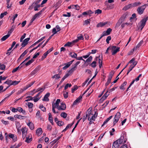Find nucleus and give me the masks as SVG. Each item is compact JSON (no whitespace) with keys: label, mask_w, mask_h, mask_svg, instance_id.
<instances>
[{"label":"nucleus","mask_w":148,"mask_h":148,"mask_svg":"<svg viewBox=\"0 0 148 148\" xmlns=\"http://www.w3.org/2000/svg\"><path fill=\"white\" fill-rule=\"evenodd\" d=\"M92 109L90 108L88 109L86 113V116H88V120H92V121H95V118L97 116V113L95 112L94 114L93 115V114L92 113Z\"/></svg>","instance_id":"1"},{"label":"nucleus","mask_w":148,"mask_h":148,"mask_svg":"<svg viewBox=\"0 0 148 148\" xmlns=\"http://www.w3.org/2000/svg\"><path fill=\"white\" fill-rule=\"evenodd\" d=\"M128 14L127 13H125L119 19L118 22L117 23L115 28L116 29H117L118 28L120 25L121 23L124 21L125 18L127 16Z\"/></svg>","instance_id":"2"},{"label":"nucleus","mask_w":148,"mask_h":148,"mask_svg":"<svg viewBox=\"0 0 148 148\" xmlns=\"http://www.w3.org/2000/svg\"><path fill=\"white\" fill-rule=\"evenodd\" d=\"M128 63L132 64L128 70L127 75H128L129 73L133 69L137 63V62L135 61V59L133 58L132 59L128 62Z\"/></svg>","instance_id":"3"},{"label":"nucleus","mask_w":148,"mask_h":148,"mask_svg":"<svg viewBox=\"0 0 148 148\" xmlns=\"http://www.w3.org/2000/svg\"><path fill=\"white\" fill-rule=\"evenodd\" d=\"M148 20V17H146L140 21L138 24V28L142 30L145 25L146 23Z\"/></svg>","instance_id":"4"},{"label":"nucleus","mask_w":148,"mask_h":148,"mask_svg":"<svg viewBox=\"0 0 148 148\" xmlns=\"http://www.w3.org/2000/svg\"><path fill=\"white\" fill-rule=\"evenodd\" d=\"M60 102V99H57L55 103H52V110L54 113H55L56 112L55 109L57 108L58 109V108L59 106V103Z\"/></svg>","instance_id":"5"},{"label":"nucleus","mask_w":148,"mask_h":148,"mask_svg":"<svg viewBox=\"0 0 148 148\" xmlns=\"http://www.w3.org/2000/svg\"><path fill=\"white\" fill-rule=\"evenodd\" d=\"M148 5L147 4H145L139 7L137 9L138 12L140 14H142L144 12V10L146 8V6Z\"/></svg>","instance_id":"6"},{"label":"nucleus","mask_w":148,"mask_h":148,"mask_svg":"<svg viewBox=\"0 0 148 148\" xmlns=\"http://www.w3.org/2000/svg\"><path fill=\"white\" fill-rule=\"evenodd\" d=\"M119 47H116L114 46L111 47V52L112 55H115L119 51Z\"/></svg>","instance_id":"7"},{"label":"nucleus","mask_w":148,"mask_h":148,"mask_svg":"<svg viewBox=\"0 0 148 148\" xmlns=\"http://www.w3.org/2000/svg\"><path fill=\"white\" fill-rule=\"evenodd\" d=\"M121 117V114L119 112H118L115 115L114 119L113 125H114L119 120V119Z\"/></svg>","instance_id":"8"},{"label":"nucleus","mask_w":148,"mask_h":148,"mask_svg":"<svg viewBox=\"0 0 148 148\" xmlns=\"http://www.w3.org/2000/svg\"><path fill=\"white\" fill-rule=\"evenodd\" d=\"M116 141L120 145L121 144H124L126 142V139L124 136H122L120 138L117 140Z\"/></svg>","instance_id":"9"},{"label":"nucleus","mask_w":148,"mask_h":148,"mask_svg":"<svg viewBox=\"0 0 148 148\" xmlns=\"http://www.w3.org/2000/svg\"><path fill=\"white\" fill-rule=\"evenodd\" d=\"M21 131L22 133V138L24 140L27 134V130L25 127L22 128L21 129Z\"/></svg>","instance_id":"10"},{"label":"nucleus","mask_w":148,"mask_h":148,"mask_svg":"<svg viewBox=\"0 0 148 148\" xmlns=\"http://www.w3.org/2000/svg\"><path fill=\"white\" fill-rule=\"evenodd\" d=\"M112 31V29L110 28H108L106 31H104L103 33V36H106L109 35Z\"/></svg>","instance_id":"11"},{"label":"nucleus","mask_w":148,"mask_h":148,"mask_svg":"<svg viewBox=\"0 0 148 148\" xmlns=\"http://www.w3.org/2000/svg\"><path fill=\"white\" fill-rule=\"evenodd\" d=\"M29 40V38H28L24 39V40L23 41V42L21 44V45L22 46V47H25L27 44V42Z\"/></svg>","instance_id":"12"},{"label":"nucleus","mask_w":148,"mask_h":148,"mask_svg":"<svg viewBox=\"0 0 148 148\" xmlns=\"http://www.w3.org/2000/svg\"><path fill=\"white\" fill-rule=\"evenodd\" d=\"M66 107L65 104L63 103H61L60 106H59L58 108V109L59 110H64L66 108Z\"/></svg>","instance_id":"13"},{"label":"nucleus","mask_w":148,"mask_h":148,"mask_svg":"<svg viewBox=\"0 0 148 148\" xmlns=\"http://www.w3.org/2000/svg\"><path fill=\"white\" fill-rule=\"evenodd\" d=\"M78 41V40H76L73 41L72 42H68L67 43L65 44L64 45V47H71L72 44L75 43L76 42Z\"/></svg>","instance_id":"14"},{"label":"nucleus","mask_w":148,"mask_h":148,"mask_svg":"<svg viewBox=\"0 0 148 148\" xmlns=\"http://www.w3.org/2000/svg\"><path fill=\"white\" fill-rule=\"evenodd\" d=\"M82 98V96H80L78 98L73 102V105H76L77 103H79Z\"/></svg>","instance_id":"15"},{"label":"nucleus","mask_w":148,"mask_h":148,"mask_svg":"<svg viewBox=\"0 0 148 148\" xmlns=\"http://www.w3.org/2000/svg\"><path fill=\"white\" fill-rule=\"evenodd\" d=\"M82 98V96H80L78 98L73 102V105H76L77 103H79Z\"/></svg>","instance_id":"16"},{"label":"nucleus","mask_w":148,"mask_h":148,"mask_svg":"<svg viewBox=\"0 0 148 148\" xmlns=\"http://www.w3.org/2000/svg\"><path fill=\"white\" fill-rule=\"evenodd\" d=\"M82 98V96H80L78 98L73 102V105H76L77 103H79Z\"/></svg>","instance_id":"17"},{"label":"nucleus","mask_w":148,"mask_h":148,"mask_svg":"<svg viewBox=\"0 0 148 148\" xmlns=\"http://www.w3.org/2000/svg\"><path fill=\"white\" fill-rule=\"evenodd\" d=\"M82 98V96H80L78 98L73 102V105H76L77 103H79Z\"/></svg>","instance_id":"18"},{"label":"nucleus","mask_w":148,"mask_h":148,"mask_svg":"<svg viewBox=\"0 0 148 148\" xmlns=\"http://www.w3.org/2000/svg\"><path fill=\"white\" fill-rule=\"evenodd\" d=\"M74 61V60H73L71 61L68 62L65 66L63 67L62 68L63 69V70L66 69H67L73 63Z\"/></svg>","instance_id":"19"},{"label":"nucleus","mask_w":148,"mask_h":148,"mask_svg":"<svg viewBox=\"0 0 148 148\" xmlns=\"http://www.w3.org/2000/svg\"><path fill=\"white\" fill-rule=\"evenodd\" d=\"M74 61V60H73L71 61L68 62L65 66L63 67L62 68L63 69V70L66 69H67L73 63Z\"/></svg>","instance_id":"20"},{"label":"nucleus","mask_w":148,"mask_h":148,"mask_svg":"<svg viewBox=\"0 0 148 148\" xmlns=\"http://www.w3.org/2000/svg\"><path fill=\"white\" fill-rule=\"evenodd\" d=\"M74 61V60H73L71 61L68 62L65 66L63 67L62 68L63 69V70L66 69H67L73 63Z\"/></svg>","instance_id":"21"},{"label":"nucleus","mask_w":148,"mask_h":148,"mask_svg":"<svg viewBox=\"0 0 148 148\" xmlns=\"http://www.w3.org/2000/svg\"><path fill=\"white\" fill-rule=\"evenodd\" d=\"M120 145L119 143L116 140L113 144L112 148H118Z\"/></svg>","instance_id":"22"},{"label":"nucleus","mask_w":148,"mask_h":148,"mask_svg":"<svg viewBox=\"0 0 148 148\" xmlns=\"http://www.w3.org/2000/svg\"><path fill=\"white\" fill-rule=\"evenodd\" d=\"M50 96L49 93H47L44 96L43 99H42L43 101H48L49 100L48 97Z\"/></svg>","instance_id":"23"},{"label":"nucleus","mask_w":148,"mask_h":148,"mask_svg":"<svg viewBox=\"0 0 148 148\" xmlns=\"http://www.w3.org/2000/svg\"><path fill=\"white\" fill-rule=\"evenodd\" d=\"M14 117L15 118L20 119H23L26 117V116H22L20 115L16 114L14 116Z\"/></svg>","instance_id":"24"},{"label":"nucleus","mask_w":148,"mask_h":148,"mask_svg":"<svg viewBox=\"0 0 148 148\" xmlns=\"http://www.w3.org/2000/svg\"><path fill=\"white\" fill-rule=\"evenodd\" d=\"M27 125L29 127L31 130H33L34 129V125L32 122H29L27 123Z\"/></svg>","instance_id":"25"},{"label":"nucleus","mask_w":148,"mask_h":148,"mask_svg":"<svg viewBox=\"0 0 148 148\" xmlns=\"http://www.w3.org/2000/svg\"><path fill=\"white\" fill-rule=\"evenodd\" d=\"M36 133L38 136H39L42 133V129L40 128H38L36 130Z\"/></svg>","instance_id":"26"},{"label":"nucleus","mask_w":148,"mask_h":148,"mask_svg":"<svg viewBox=\"0 0 148 148\" xmlns=\"http://www.w3.org/2000/svg\"><path fill=\"white\" fill-rule=\"evenodd\" d=\"M143 42V40L141 41L139 43L136 45V46L133 49V51L135 50H136L137 49L139 48L140 46L142 45Z\"/></svg>","instance_id":"27"},{"label":"nucleus","mask_w":148,"mask_h":148,"mask_svg":"<svg viewBox=\"0 0 148 148\" xmlns=\"http://www.w3.org/2000/svg\"><path fill=\"white\" fill-rule=\"evenodd\" d=\"M40 70V67H37L31 73V75H33L36 73Z\"/></svg>","instance_id":"28"},{"label":"nucleus","mask_w":148,"mask_h":148,"mask_svg":"<svg viewBox=\"0 0 148 148\" xmlns=\"http://www.w3.org/2000/svg\"><path fill=\"white\" fill-rule=\"evenodd\" d=\"M114 74V73L113 71H111L108 77V81L110 82Z\"/></svg>","instance_id":"29"},{"label":"nucleus","mask_w":148,"mask_h":148,"mask_svg":"<svg viewBox=\"0 0 148 148\" xmlns=\"http://www.w3.org/2000/svg\"><path fill=\"white\" fill-rule=\"evenodd\" d=\"M28 51L27 50H25L21 55L18 59V60H20L21 58H23L27 53Z\"/></svg>","instance_id":"30"},{"label":"nucleus","mask_w":148,"mask_h":148,"mask_svg":"<svg viewBox=\"0 0 148 148\" xmlns=\"http://www.w3.org/2000/svg\"><path fill=\"white\" fill-rule=\"evenodd\" d=\"M132 4H130L126 6L123 9V10H126L131 8H132Z\"/></svg>","instance_id":"31"},{"label":"nucleus","mask_w":148,"mask_h":148,"mask_svg":"<svg viewBox=\"0 0 148 148\" xmlns=\"http://www.w3.org/2000/svg\"><path fill=\"white\" fill-rule=\"evenodd\" d=\"M74 123V122H73L71 124H69L66 127V128L64 129L62 131V132H64L66 130H67L68 129H69V128H70L72 125Z\"/></svg>","instance_id":"32"},{"label":"nucleus","mask_w":148,"mask_h":148,"mask_svg":"<svg viewBox=\"0 0 148 148\" xmlns=\"http://www.w3.org/2000/svg\"><path fill=\"white\" fill-rule=\"evenodd\" d=\"M35 82V81L32 82L30 83L29 84H28L27 85H26L24 87V90H26L28 88L32 86L33 84Z\"/></svg>","instance_id":"33"},{"label":"nucleus","mask_w":148,"mask_h":148,"mask_svg":"<svg viewBox=\"0 0 148 148\" xmlns=\"http://www.w3.org/2000/svg\"><path fill=\"white\" fill-rule=\"evenodd\" d=\"M9 137L12 139L14 141H15L16 140V136H15L14 134H10L9 135Z\"/></svg>","instance_id":"34"},{"label":"nucleus","mask_w":148,"mask_h":148,"mask_svg":"<svg viewBox=\"0 0 148 148\" xmlns=\"http://www.w3.org/2000/svg\"><path fill=\"white\" fill-rule=\"evenodd\" d=\"M107 23V22L100 23L97 25V26L98 27H102L106 25Z\"/></svg>","instance_id":"35"},{"label":"nucleus","mask_w":148,"mask_h":148,"mask_svg":"<svg viewBox=\"0 0 148 148\" xmlns=\"http://www.w3.org/2000/svg\"><path fill=\"white\" fill-rule=\"evenodd\" d=\"M30 134L29 135V136L27 137V136L26 137V139L25 140V141L27 142V143H29L30 141H31L32 140V138L29 137Z\"/></svg>","instance_id":"36"},{"label":"nucleus","mask_w":148,"mask_h":148,"mask_svg":"<svg viewBox=\"0 0 148 148\" xmlns=\"http://www.w3.org/2000/svg\"><path fill=\"white\" fill-rule=\"evenodd\" d=\"M69 55L71 57L74 58H76L77 56V54L74 52H71L69 53Z\"/></svg>","instance_id":"37"},{"label":"nucleus","mask_w":148,"mask_h":148,"mask_svg":"<svg viewBox=\"0 0 148 148\" xmlns=\"http://www.w3.org/2000/svg\"><path fill=\"white\" fill-rule=\"evenodd\" d=\"M24 65V64H23L20 67V66H18V67H17L16 68L14 69L12 71V73H14V72H16L18 69L19 68H21Z\"/></svg>","instance_id":"38"},{"label":"nucleus","mask_w":148,"mask_h":148,"mask_svg":"<svg viewBox=\"0 0 148 148\" xmlns=\"http://www.w3.org/2000/svg\"><path fill=\"white\" fill-rule=\"evenodd\" d=\"M44 41L42 42L41 43H40L37 47H35V48L33 49L32 50H30L29 51V52L30 53H31L32 51H33L34 50L37 49L38 47H40L42 44V43L44 42Z\"/></svg>","instance_id":"39"},{"label":"nucleus","mask_w":148,"mask_h":148,"mask_svg":"<svg viewBox=\"0 0 148 148\" xmlns=\"http://www.w3.org/2000/svg\"><path fill=\"white\" fill-rule=\"evenodd\" d=\"M18 111L20 112H22L23 114H24L25 113V110H23L22 108L21 107H18Z\"/></svg>","instance_id":"40"},{"label":"nucleus","mask_w":148,"mask_h":148,"mask_svg":"<svg viewBox=\"0 0 148 148\" xmlns=\"http://www.w3.org/2000/svg\"><path fill=\"white\" fill-rule=\"evenodd\" d=\"M141 3L139 2H137L132 4V7H134L140 5Z\"/></svg>","instance_id":"41"},{"label":"nucleus","mask_w":148,"mask_h":148,"mask_svg":"<svg viewBox=\"0 0 148 148\" xmlns=\"http://www.w3.org/2000/svg\"><path fill=\"white\" fill-rule=\"evenodd\" d=\"M102 55L101 56V57L100 58H99V66L100 68H101L102 64Z\"/></svg>","instance_id":"42"},{"label":"nucleus","mask_w":148,"mask_h":148,"mask_svg":"<svg viewBox=\"0 0 148 148\" xmlns=\"http://www.w3.org/2000/svg\"><path fill=\"white\" fill-rule=\"evenodd\" d=\"M9 37V35H6L3 36L1 39V40L2 41H5Z\"/></svg>","instance_id":"43"},{"label":"nucleus","mask_w":148,"mask_h":148,"mask_svg":"<svg viewBox=\"0 0 148 148\" xmlns=\"http://www.w3.org/2000/svg\"><path fill=\"white\" fill-rule=\"evenodd\" d=\"M127 84V82H125L124 83L122 84L120 87V89L121 90L124 89V87Z\"/></svg>","instance_id":"44"},{"label":"nucleus","mask_w":148,"mask_h":148,"mask_svg":"<svg viewBox=\"0 0 148 148\" xmlns=\"http://www.w3.org/2000/svg\"><path fill=\"white\" fill-rule=\"evenodd\" d=\"M53 36V35H51L47 40V41L46 42L44 43V45H43L41 47L42 48H43L46 45V44L50 40L51 38Z\"/></svg>","instance_id":"45"},{"label":"nucleus","mask_w":148,"mask_h":148,"mask_svg":"<svg viewBox=\"0 0 148 148\" xmlns=\"http://www.w3.org/2000/svg\"><path fill=\"white\" fill-rule=\"evenodd\" d=\"M90 19H88L86 20H85L84 22L83 25H87L89 24L90 23Z\"/></svg>","instance_id":"46"},{"label":"nucleus","mask_w":148,"mask_h":148,"mask_svg":"<svg viewBox=\"0 0 148 148\" xmlns=\"http://www.w3.org/2000/svg\"><path fill=\"white\" fill-rule=\"evenodd\" d=\"M26 104L28 106L29 108H32L33 106V104L30 102H27L26 103Z\"/></svg>","instance_id":"47"},{"label":"nucleus","mask_w":148,"mask_h":148,"mask_svg":"<svg viewBox=\"0 0 148 148\" xmlns=\"http://www.w3.org/2000/svg\"><path fill=\"white\" fill-rule=\"evenodd\" d=\"M62 1L61 0L59 1L56 5V7L58 8L61 5V4L62 3Z\"/></svg>","instance_id":"48"},{"label":"nucleus","mask_w":148,"mask_h":148,"mask_svg":"<svg viewBox=\"0 0 148 148\" xmlns=\"http://www.w3.org/2000/svg\"><path fill=\"white\" fill-rule=\"evenodd\" d=\"M60 116L64 118H65L67 116V114L65 112H62L61 113Z\"/></svg>","instance_id":"49"},{"label":"nucleus","mask_w":148,"mask_h":148,"mask_svg":"<svg viewBox=\"0 0 148 148\" xmlns=\"http://www.w3.org/2000/svg\"><path fill=\"white\" fill-rule=\"evenodd\" d=\"M39 108L43 112L46 111V108L43 105H40L39 106Z\"/></svg>","instance_id":"50"},{"label":"nucleus","mask_w":148,"mask_h":148,"mask_svg":"<svg viewBox=\"0 0 148 148\" xmlns=\"http://www.w3.org/2000/svg\"><path fill=\"white\" fill-rule=\"evenodd\" d=\"M24 89V87L23 89H21L20 90H19L18 92H17V95L20 94L21 93H22L25 90H26Z\"/></svg>","instance_id":"51"},{"label":"nucleus","mask_w":148,"mask_h":148,"mask_svg":"<svg viewBox=\"0 0 148 148\" xmlns=\"http://www.w3.org/2000/svg\"><path fill=\"white\" fill-rule=\"evenodd\" d=\"M5 68V66L3 64H0V69L3 70Z\"/></svg>","instance_id":"52"},{"label":"nucleus","mask_w":148,"mask_h":148,"mask_svg":"<svg viewBox=\"0 0 148 148\" xmlns=\"http://www.w3.org/2000/svg\"><path fill=\"white\" fill-rule=\"evenodd\" d=\"M16 127L17 129H20L21 127V125L18 122H16Z\"/></svg>","instance_id":"53"},{"label":"nucleus","mask_w":148,"mask_h":148,"mask_svg":"<svg viewBox=\"0 0 148 148\" xmlns=\"http://www.w3.org/2000/svg\"><path fill=\"white\" fill-rule=\"evenodd\" d=\"M96 62L94 61L91 63L90 65L92 67L95 68L96 66Z\"/></svg>","instance_id":"54"},{"label":"nucleus","mask_w":148,"mask_h":148,"mask_svg":"<svg viewBox=\"0 0 148 148\" xmlns=\"http://www.w3.org/2000/svg\"><path fill=\"white\" fill-rule=\"evenodd\" d=\"M26 98H27L28 99L25 100V101H28L30 100H32L33 99V97H32L31 96H28L26 97Z\"/></svg>","instance_id":"55"},{"label":"nucleus","mask_w":148,"mask_h":148,"mask_svg":"<svg viewBox=\"0 0 148 148\" xmlns=\"http://www.w3.org/2000/svg\"><path fill=\"white\" fill-rule=\"evenodd\" d=\"M7 14V12H5L4 13H2L1 14L0 16V18H2L4 16L6 15Z\"/></svg>","instance_id":"56"},{"label":"nucleus","mask_w":148,"mask_h":148,"mask_svg":"<svg viewBox=\"0 0 148 148\" xmlns=\"http://www.w3.org/2000/svg\"><path fill=\"white\" fill-rule=\"evenodd\" d=\"M92 59V56H90L86 60V62H90Z\"/></svg>","instance_id":"57"},{"label":"nucleus","mask_w":148,"mask_h":148,"mask_svg":"<svg viewBox=\"0 0 148 148\" xmlns=\"http://www.w3.org/2000/svg\"><path fill=\"white\" fill-rule=\"evenodd\" d=\"M44 88L43 89L41 88H39L36 90L35 92H37L38 91H40V92H41H41L44 90Z\"/></svg>","instance_id":"58"},{"label":"nucleus","mask_w":148,"mask_h":148,"mask_svg":"<svg viewBox=\"0 0 148 148\" xmlns=\"http://www.w3.org/2000/svg\"><path fill=\"white\" fill-rule=\"evenodd\" d=\"M52 78H55L56 79H58L60 78L59 74H56L52 77Z\"/></svg>","instance_id":"59"},{"label":"nucleus","mask_w":148,"mask_h":148,"mask_svg":"<svg viewBox=\"0 0 148 148\" xmlns=\"http://www.w3.org/2000/svg\"><path fill=\"white\" fill-rule=\"evenodd\" d=\"M102 11L99 9H97L95 11V14H97L101 13Z\"/></svg>","instance_id":"60"},{"label":"nucleus","mask_w":148,"mask_h":148,"mask_svg":"<svg viewBox=\"0 0 148 148\" xmlns=\"http://www.w3.org/2000/svg\"><path fill=\"white\" fill-rule=\"evenodd\" d=\"M40 98V97H33V100L34 101V102H36L38 100H39Z\"/></svg>","instance_id":"61"},{"label":"nucleus","mask_w":148,"mask_h":148,"mask_svg":"<svg viewBox=\"0 0 148 148\" xmlns=\"http://www.w3.org/2000/svg\"><path fill=\"white\" fill-rule=\"evenodd\" d=\"M20 82V81H12V85H16L18 84Z\"/></svg>","instance_id":"62"},{"label":"nucleus","mask_w":148,"mask_h":148,"mask_svg":"<svg viewBox=\"0 0 148 148\" xmlns=\"http://www.w3.org/2000/svg\"><path fill=\"white\" fill-rule=\"evenodd\" d=\"M71 84H69V83L65 85L64 87V89H66L69 87H70L71 86Z\"/></svg>","instance_id":"63"},{"label":"nucleus","mask_w":148,"mask_h":148,"mask_svg":"<svg viewBox=\"0 0 148 148\" xmlns=\"http://www.w3.org/2000/svg\"><path fill=\"white\" fill-rule=\"evenodd\" d=\"M64 97L65 98H66L68 97V93L66 92H64Z\"/></svg>","instance_id":"64"}]
</instances>
